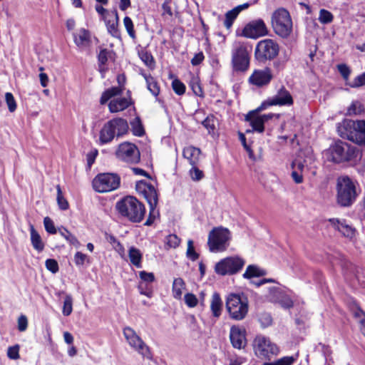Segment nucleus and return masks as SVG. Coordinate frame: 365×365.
Returning <instances> with one entry per match:
<instances>
[{
	"instance_id": "nucleus-1",
	"label": "nucleus",
	"mask_w": 365,
	"mask_h": 365,
	"mask_svg": "<svg viewBox=\"0 0 365 365\" xmlns=\"http://www.w3.org/2000/svg\"><path fill=\"white\" fill-rule=\"evenodd\" d=\"M115 208L121 217L133 223L141 222L146 214L145 205L131 195L125 196L118 200Z\"/></svg>"
},
{
	"instance_id": "nucleus-2",
	"label": "nucleus",
	"mask_w": 365,
	"mask_h": 365,
	"mask_svg": "<svg viewBox=\"0 0 365 365\" xmlns=\"http://www.w3.org/2000/svg\"><path fill=\"white\" fill-rule=\"evenodd\" d=\"M135 190L139 195L145 198L148 204L149 214L144 225L150 226L154 223L155 220L160 217L159 210L157 209L159 200V192L151 183L144 180L136 182Z\"/></svg>"
},
{
	"instance_id": "nucleus-3",
	"label": "nucleus",
	"mask_w": 365,
	"mask_h": 365,
	"mask_svg": "<svg viewBox=\"0 0 365 365\" xmlns=\"http://www.w3.org/2000/svg\"><path fill=\"white\" fill-rule=\"evenodd\" d=\"M336 192L337 204L340 207H349L356 202L361 193V189L357 182L345 175L338 178Z\"/></svg>"
},
{
	"instance_id": "nucleus-4",
	"label": "nucleus",
	"mask_w": 365,
	"mask_h": 365,
	"mask_svg": "<svg viewBox=\"0 0 365 365\" xmlns=\"http://www.w3.org/2000/svg\"><path fill=\"white\" fill-rule=\"evenodd\" d=\"M129 125L127 120L116 117L108 120L99 132V144L106 145L111 143L115 138H120L127 135Z\"/></svg>"
},
{
	"instance_id": "nucleus-5",
	"label": "nucleus",
	"mask_w": 365,
	"mask_h": 365,
	"mask_svg": "<svg viewBox=\"0 0 365 365\" xmlns=\"http://www.w3.org/2000/svg\"><path fill=\"white\" fill-rule=\"evenodd\" d=\"M339 135L359 145H365V120H344L338 126Z\"/></svg>"
},
{
	"instance_id": "nucleus-6",
	"label": "nucleus",
	"mask_w": 365,
	"mask_h": 365,
	"mask_svg": "<svg viewBox=\"0 0 365 365\" xmlns=\"http://www.w3.org/2000/svg\"><path fill=\"white\" fill-rule=\"evenodd\" d=\"M252 46L248 42H236L232 49V66L236 72H245L250 65V53Z\"/></svg>"
},
{
	"instance_id": "nucleus-7",
	"label": "nucleus",
	"mask_w": 365,
	"mask_h": 365,
	"mask_svg": "<svg viewBox=\"0 0 365 365\" xmlns=\"http://www.w3.org/2000/svg\"><path fill=\"white\" fill-rule=\"evenodd\" d=\"M271 25L274 32L282 38H288L292 32V20L289 12L279 8L275 10L271 16Z\"/></svg>"
},
{
	"instance_id": "nucleus-8",
	"label": "nucleus",
	"mask_w": 365,
	"mask_h": 365,
	"mask_svg": "<svg viewBox=\"0 0 365 365\" xmlns=\"http://www.w3.org/2000/svg\"><path fill=\"white\" fill-rule=\"evenodd\" d=\"M329 154V160L334 163H341L355 160L359 150L347 143L339 140L330 147Z\"/></svg>"
},
{
	"instance_id": "nucleus-9",
	"label": "nucleus",
	"mask_w": 365,
	"mask_h": 365,
	"mask_svg": "<svg viewBox=\"0 0 365 365\" xmlns=\"http://www.w3.org/2000/svg\"><path fill=\"white\" fill-rule=\"evenodd\" d=\"M225 305L230 318L234 320H242L247 314L248 299L244 294H230L227 297Z\"/></svg>"
},
{
	"instance_id": "nucleus-10",
	"label": "nucleus",
	"mask_w": 365,
	"mask_h": 365,
	"mask_svg": "<svg viewBox=\"0 0 365 365\" xmlns=\"http://www.w3.org/2000/svg\"><path fill=\"white\" fill-rule=\"evenodd\" d=\"M231 239L230 231L222 226L214 227L208 235L207 245L211 252H225Z\"/></svg>"
},
{
	"instance_id": "nucleus-11",
	"label": "nucleus",
	"mask_w": 365,
	"mask_h": 365,
	"mask_svg": "<svg viewBox=\"0 0 365 365\" xmlns=\"http://www.w3.org/2000/svg\"><path fill=\"white\" fill-rule=\"evenodd\" d=\"M279 53L277 42L271 38L259 41L255 49V58L259 63H264L274 59Z\"/></svg>"
},
{
	"instance_id": "nucleus-12",
	"label": "nucleus",
	"mask_w": 365,
	"mask_h": 365,
	"mask_svg": "<svg viewBox=\"0 0 365 365\" xmlns=\"http://www.w3.org/2000/svg\"><path fill=\"white\" fill-rule=\"evenodd\" d=\"M253 349L257 357L262 360L269 361L272 356H277L279 349L269 338L262 335L257 336L253 341Z\"/></svg>"
},
{
	"instance_id": "nucleus-13",
	"label": "nucleus",
	"mask_w": 365,
	"mask_h": 365,
	"mask_svg": "<svg viewBox=\"0 0 365 365\" xmlns=\"http://www.w3.org/2000/svg\"><path fill=\"white\" fill-rule=\"evenodd\" d=\"M120 185V178L115 173H99L92 181V186L94 190L101 193L117 190Z\"/></svg>"
},
{
	"instance_id": "nucleus-14",
	"label": "nucleus",
	"mask_w": 365,
	"mask_h": 365,
	"mask_svg": "<svg viewBox=\"0 0 365 365\" xmlns=\"http://www.w3.org/2000/svg\"><path fill=\"white\" fill-rule=\"evenodd\" d=\"M245 264V259L238 256L227 257L215 264V272L220 276L233 275L239 272Z\"/></svg>"
},
{
	"instance_id": "nucleus-15",
	"label": "nucleus",
	"mask_w": 365,
	"mask_h": 365,
	"mask_svg": "<svg viewBox=\"0 0 365 365\" xmlns=\"http://www.w3.org/2000/svg\"><path fill=\"white\" fill-rule=\"evenodd\" d=\"M123 335L130 347L143 358H146L149 360L153 359V354L150 348L136 334L133 329L130 327H125L123 329Z\"/></svg>"
},
{
	"instance_id": "nucleus-16",
	"label": "nucleus",
	"mask_w": 365,
	"mask_h": 365,
	"mask_svg": "<svg viewBox=\"0 0 365 365\" xmlns=\"http://www.w3.org/2000/svg\"><path fill=\"white\" fill-rule=\"evenodd\" d=\"M115 156L118 160L129 164H138L140 161V153L138 146L127 141L118 146Z\"/></svg>"
},
{
	"instance_id": "nucleus-17",
	"label": "nucleus",
	"mask_w": 365,
	"mask_h": 365,
	"mask_svg": "<svg viewBox=\"0 0 365 365\" xmlns=\"http://www.w3.org/2000/svg\"><path fill=\"white\" fill-rule=\"evenodd\" d=\"M269 33L268 29L264 21L261 19H257L250 21L242 29L240 36L249 38H258L267 36Z\"/></svg>"
},
{
	"instance_id": "nucleus-18",
	"label": "nucleus",
	"mask_w": 365,
	"mask_h": 365,
	"mask_svg": "<svg viewBox=\"0 0 365 365\" xmlns=\"http://www.w3.org/2000/svg\"><path fill=\"white\" fill-rule=\"evenodd\" d=\"M273 78L272 69L266 66L262 69H255L248 78V83L259 88L267 86Z\"/></svg>"
},
{
	"instance_id": "nucleus-19",
	"label": "nucleus",
	"mask_w": 365,
	"mask_h": 365,
	"mask_svg": "<svg viewBox=\"0 0 365 365\" xmlns=\"http://www.w3.org/2000/svg\"><path fill=\"white\" fill-rule=\"evenodd\" d=\"M267 108L273 106H291L294 104V99L290 92L282 86L272 98L262 102Z\"/></svg>"
},
{
	"instance_id": "nucleus-20",
	"label": "nucleus",
	"mask_w": 365,
	"mask_h": 365,
	"mask_svg": "<svg viewBox=\"0 0 365 365\" xmlns=\"http://www.w3.org/2000/svg\"><path fill=\"white\" fill-rule=\"evenodd\" d=\"M267 108L264 104L262 103L256 109L250 110L245 116V121L250 123L253 131L259 133L264 131V122L259 113Z\"/></svg>"
},
{
	"instance_id": "nucleus-21",
	"label": "nucleus",
	"mask_w": 365,
	"mask_h": 365,
	"mask_svg": "<svg viewBox=\"0 0 365 365\" xmlns=\"http://www.w3.org/2000/svg\"><path fill=\"white\" fill-rule=\"evenodd\" d=\"M230 340L235 349H244L247 345L246 330L233 325L230 331Z\"/></svg>"
},
{
	"instance_id": "nucleus-22",
	"label": "nucleus",
	"mask_w": 365,
	"mask_h": 365,
	"mask_svg": "<svg viewBox=\"0 0 365 365\" xmlns=\"http://www.w3.org/2000/svg\"><path fill=\"white\" fill-rule=\"evenodd\" d=\"M115 53L113 50L108 48H101L99 53L97 55L98 60V70L104 77V75L108 71L107 66L108 60L115 61Z\"/></svg>"
},
{
	"instance_id": "nucleus-23",
	"label": "nucleus",
	"mask_w": 365,
	"mask_h": 365,
	"mask_svg": "<svg viewBox=\"0 0 365 365\" xmlns=\"http://www.w3.org/2000/svg\"><path fill=\"white\" fill-rule=\"evenodd\" d=\"M328 221L338 230L343 236L348 238H353L355 236L356 229L346 223V220H340L337 218H329Z\"/></svg>"
},
{
	"instance_id": "nucleus-24",
	"label": "nucleus",
	"mask_w": 365,
	"mask_h": 365,
	"mask_svg": "<svg viewBox=\"0 0 365 365\" xmlns=\"http://www.w3.org/2000/svg\"><path fill=\"white\" fill-rule=\"evenodd\" d=\"M133 99H127L123 97L111 100L108 103V110L111 113H119L125 110L131 106H133Z\"/></svg>"
},
{
	"instance_id": "nucleus-25",
	"label": "nucleus",
	"mask_w": 365,
	"mask_h": 365,
	"mask_svg": "<svg viewBox=\"0 0 365 365\" xmlns=\"http://www.w3.org/2000/svg\"><path fill=\"white\" fill-rule=\"evenodd\" d=\"M73 41L81 48L90 47L92 43L91 32L83 28L79 29L73 34Z\"/></svg>"
},
{
	"instance_id": "nucleus-26",
	"label": "nucleus",
	"mask_w": 365,
	"mask_h": 365,
	"mask_svg": "<svg viewBox=\"0 0 365 365\" xmlns=\"http://www.w3.org/2000/svg\"><path fill=\"white\" fill-rule=\"evenodd\" d=\"M201 150L192 145L184 148L182 156L187 159L191 165H197L200 161Z\"/></svg>"
},
{
	"instance_id": "nucleus-27",
	"label": "nucleus",
	"mask_w": 365,
	"mask_h": 365,
	"mask_svg": "<svg viewBox=\"0 0 365 365\" xmlns=\"http://www.w3.org/2000/svg\"><path fill=\"white\" fill-rule=\"evenodd\" d=\"M327 259L332 267L339 266L341 269H348L351 264L344 255L338 252H336L332 255H329Z\"/></svg>"
},
{
	"instance_id": "nucleus-28",
	"label": "nucleus",
	"mask_w": 365,
	"mask_h": 365,
	"mask_svg": "<svg viewBox=\"0 0 365 365\" xmlns=\"http://www.w3.org/2000/svg\"><path fill=\"white\" fill-rule=\"evenodd\" d=\"M222 300L218 292H214L210 301V310L214 317L218 319L222 312Z\"/></svg>"
},
{
	"instance_id": "nucleus-29",
	"label": "nucleus",
	"mask_w": 365,
	"mask_h": 365,
	"mask_svg": "<svg viewBox=\"0 0 365 365\" xmlns=\"http://www.w3.org/2000/svg\"><path fill=\"white\" fill-rule=\"evenodd\" d=\"M143 78L145 80L146 86L148 90L155 96L157 97L160 94V85L156 80L155 78H154L150 74H147L145 73L142 72L140 73Z\"/></svg>"
},
{
	"instance_id": "nucleus-30",
	"label": "nucleus",
	"mask_w": 365,
	"mask_h": 365,
	"mask_svg": "<svg viewBox=\"0 0 365 365\" xmlns=\"http://www.w3.org/2000/svg\"><path fill=\"white\" fill-rule=\"evenodd\" d=\"M31 243L35 250L41 252L45 247L44 242L33 225H30Z\"/></svg>"
},
{
	"instance_id": "nucleus-31",
	"label": "nucleus",
	"mask_w": 365,
	"mask_h": 365,
	"mask_svg": "<svg viewBox=\"0 0 365 365\" xmlns=\"http://www.w3.org/2000/svg\"><path fill=\"white\" fill-rule=\"evenodd\" d=\"M138 54L140 60L147 66L150 70L155 68V61L151 52L145 47H141L138 51Z\"/></svg>"
},
{
	"instance_id": "nucleus-32",
	"label": "nucleus",
	"mask_w": 365,
	"mask_h": 365,
	"mask_svg": "<svg viewBox=\"0 0 365 365\" xmlns=\"http://www.w3.org/2000/svg\"><path fill=\"white\" fill-rule=\"evenodd\" d=\"M185 289V282L182 278H175L172 286L173 297L176 299H180L182 295V290Z\"/></svg>"
},
{
	"instance_id": "nucleus-33",
	"label": "nucleus",
	"mask_w": 365,
	"mask_h": 365,
	"mask_svg": "<svg viewBox=\"0 0 365 365\" xmlns=\"http://www.w3.org/2000/svg\"><path fill=\"white\" fill-rule=\"evenodd\" d=\"M128 257L131 264L136 268L142 267L143 255L140 250L135 247H131L128 251Z\"/></svg>"
},
{
	"instance_id": "nucleus-34",
	"label": "nucleus",
	"mask_w": 365,
	"mask_h": 365,
	"mask_svg": "<svg viewBox=\"0 0 365 365\" xmlns=\"http://www.w3.org/2000/svg\"><path fill=\"white\" fill-rule=\"evenodd\" d=\"M131 131L133 135L142 137L145 135V130L140 116L135 117L130 121Z\"/></svg>"
},
{
	"instance_id": "nucleus-35",
	"label": "nucleus",
	"mask_w": 365,
	"mask_h": 365,
	"mask_svg": "<svg viewBox=\"0 0 365 365\" xmlns=\"http://www.w3.org/2000/svg\"><path fill=\"white\" fill-rule=\"evenodd\" d=\"M163 16H168L170 18H172L173 14L178 16L180 14V11L178 7L175 5V1H164L162 5Z\"/></svg>"
},
{
	"instance_id": "nucleus-36",
	"label": "nucleus",
	"mask_w": 365,
	"mask_h": 365,
	"mask_svg": "<svg viewBox=\"0 0 365 365\" xmlns=\"http://www.w3.org/2000/svg\"><path fill=\"white\" fill-rule=\"evenodd\" d=\"M265 274V270L259 269L257 265L250 264L247 266L242 276L245 279H251L253 277H262L264 276Z\"/></svg>"
},
{
	"instance_id": "nucleus-37",
	"label": "nucleus",
	"mask_w": 365,
	"mask_h": 365,
	"mask_svg": "<svg viewBox=\"0 0 365 365\" xmlns=\"http://www.w3.org/2000/svg\"><path fill=\"white\" fill-rule=\"evenodd\" d=\"M119 21H111V22H108V24H106L107 31L108 34L112 36L113 38L120 39L121 38V32L119 29Z\"/></svg>"
},
{
	"instance_id": "nucleus-38",
	"label": "nucleus",
	"mask_w": 365,
	"mask_h": 365,
	"mask_svg": "<svg viewBox=\"0 0 365 365\" xmlns=\"http://www.w3.org/2000/svg\"><path fill=\"white\" fill-rule=\"evenodd\" d=\"M56 188L57 192L56 200L59 209L61 210H67L69 208V203L66 198L64 197L60 185H57Z\"/></svg>"
},
{
	"instance_id": "nucleus-39",
	"label": "nucleus",
	"mask_w": 365,
	"mask_h": 365,
	"mask_svg": "<svg viewBox=\"0 0 365 365\" xmlns=\"http://www.w3.org/2000/svg\"><path fill=\"white\" fill-rule=\"evenodd\" d=\"M353 315L359 324V329L363 335L365 336V312L359 307L353 312Z\"/></svg>"
},
{
	"instance_id": "nucleus-40",
	"label": "nucleus",
	"mask_w": 365,
	"mask_h": 365,
	"mask_svg": "<svg viewBox=\"0 0 365 365\" xmlns=\"http://www.w3.org/2000/svg\"><path fill=\"white\" fill-rule=\"evenodd\" d=\"M189 86L195 96L199 97H202L204 96V91L198 78L192 77L190 81Z\"/></svg>"
},
{
	"instance_id": "nucleus-41",
	"label": "nucleus",
	"mask_w": 365,
	"mask_h": 365,
	"mask_svg": "<svg viewBox=\"0 0 365 365\" xmlns=\"http://www.w3.org/2000/svg\"><path fill=\"white\" fill-rule=\"evenodd\" d=\"M124 26L132 39L136 38V33L134 29V25L132 19L129 16H125L123 19Z\"/></svg>"
},
{
	"instance_id": "nucleus-42",
	"label": "nucleus",
	"mask_w": 365,
	"mask_h": 365,
	"mask_svg": "<svg viewBox=\"0 0 365 365\" xmlns=\"http://www.w3.org/2000/svg\"><path fill=\"white\" fill-rule=\"evenodd\" d=\"M73 311V298L71 295L67 294L65 297L62 313L64 316H69Z\"/></svg>"
},
{
	"instance_id": "nucleus-43",
	"label": "nucleus",
	"mask_w": 365,
	"mask_h": 365,
	"mask_svg": "<svg viewBox=\"0 0 365 365\" xmlns=\"http://www.w3.org/2000/svg\"><path fill=\"white\" fill-rule=\"evenodd\" d=\"M334 16L328 10L322 9L319 11V21L323 24H328L333 21Z\"/></svg>"
},
{
	"instance_id": "nucleus-44",
	"label": "nucleus",
	"mask_w": 365,
	"mask_h": 365,
	"mask_svg": "<svg viewBox=\"0 0 365 365\" xmlns=\"http://www.w3.org/2000/svg\"><path fill=\"white\" fill-rule=\"evenodd\" d=\"M186 255L188 259L193 262L196 261L200 257V255L195 250L194 242L192 240L187 241Z\"/></svg>"
},
{
	"instance_id": "nucleus-45",
	"label": "nucleus",
	"mask_w": 365,
	"mask_h": 365,
	"mask_svg": "<svg viewBox=\"0 0 365 365\" xmlns=\"http://www.w3.org/2000/svg\"><path fill=\"white\" fill-rule=\"evenodd\" d=\"M172 88L178 96L183 95L186 91L185 85L178 78H175L172 81Z\"/></svg>"
},
{
	"instance_id": "nucleus-46",
	"label": "nucleus",
	"mask_w": 365,
	"mask_h": 365,
	"mask_svg": "<svg viewBox=\"0 0 365 365\" xmlns=\"http://www.w3.org/2000/svg\"><path fill=\"white\" fill-rule=\"evenodd\" d=\"M189 174L193 181H199L205 177L203 171L200 170L197 165H192Z\"/></svg>"
},
{
	"instance_id": "nucleus-47",
	"label": "nucleus",
	"mask_w": 365,
	"mask_h": 365,
	"mask_svg": "<svg viewBox=\"0 0 365 365\" xmlns=\"http://www.w3.org/2000/svg\"><path fill=\"white\" fill-rule=\"evenodd\" d=\"M5 101L9 110L11 113L14 112L16 110L17 104L13 94L10 92L6 93Z\"/></svg>"
},
{
	"instance_id": "nucleus-48",
	"label": "nucleus",
	"mask_w": 365,
	"mask_h": 365,
	"mask_svg": "<svg viewBox=\"0 0 365 365\" xmlns=\"http://www.w3.org/2000/svg\"><path fill=\"white\" fill-rule=\"evenodd\" d=\"M364 111L363 106L359 101L353 102L347 110V114L360 115Z\"/></svg>"
},
{
	"instance_id": "nucleus-49",
	"label": "nucleus",
	"mask_w": 365,
	"mask_h": 365,
	"mask_svg": "<svg viewBox=\"0 0 365 365\" xmlns=\"http://www.w3.org/2000/svg\"><path fill=\"white\" fill-rule=\"evenodd\" d=\"M20 346L15 344L9 346L7 350V356L10 359L16 360L20 358L19 355Z\"/></svg>"
},
{
	"instance_id": "nucleus-50",
	"label": "nucleus",
	"mask_w": 365,
	"mask_h": 365,
	"mask_svg": "<svg viewBox=\"0 0 365 365\" xmlns=\"http://www.w3.org/2000/svg\"><path fill=\"white\" fill-rule=\"evenodd\" d=\"M185 303L188 307H195L198 304V299L192 293H187L184 296Z\"/></svg>"
},
{
	"instance_id": "nucleus-51",
	"label": "nucleus",
	"mask_w": 365,
	"mask_h": 365,
	"mask_svg": "<svg viewBox=\"0 0 365 365\" xmlns=\"http://www.w3.org/2000/svg\"><path fill=\"white\" fill-rule=\"evenodd\" d=\"M29 325L28 318L24 314H21L17 320V329L20 332L25 331Z\"/></svg>"
},
{
	"instance_id": "nucleus-52",
	"label": "nucleus",
	"mask_w": 365,
	"mask_h": 365,
	"mask_svg": "<svg viewBox=\"0 0 365 365\" xmlns=\"http://www.w3.org/2000/svg\"><path fill=\"white\" fill-rule=\"evenodd\" d=\"M46 268L53 274H56L59 270L58 262L54 259H47L45 262Z\"/></svg>"
},
{
	"instance_id": "nucleus-53",
	"label": "nucleus",
	"mask_w": 365,
	"mask_h": 365,
	"mask_svg": "<svg viewBox=\"0 0 365 365\" xmlns=\"http://www.w3.org/2000/svg\"><path fill=\"white\" fill-rule=\"evenodd\" d=\"M43 225L46 231L51 235L56 233L57 230L54 225L53 220L49 217H46L43 219Z\"/></svg>"
},
{
	"instance_id": "nucleus-54",
	"label": "nucleus",
	"mask_w": 365,
	"mask_h": 365,
	"mask_svg": "<svg viewBox=\"0 0 365 365\" xmlns=\"http://www.w3.org/2000/svg\"><path fill=\"white\" fill-rule=\"evenodd\" d=\"M180 243V239L175 234L167 237L166 245L169 248H176Z\"/></svg>"
},
{
	"instance_id": "nucleus-55",
	"label": "nucleus",
	"mask_w": 365,
	"mask_h": 365,
	"mask_svg": "<svg viewBox=\"0 0 365 365\" xmlns=\"http://www.w3.org/2000/svg\"><path fill=\"white\" fill-rule=\"evenodd\" d=\"M102 19L104 21L105 24H108L110 21H119L117 10L113 9L110 11H108L106 14L104 15V16L102 18Z\"/></svg>"
},
{
	"instance_id": "nucleus-56",
	"label": "nucleus",
	"mask_w": 365,
	"mask_h": 365,
	"mask_svg": "<svg viewBox=\"0 0 365 365\" xmlns=\"http://www.w3.org/2000/svg\"><path fill=\"white\" fill-rule=\"evenodd\" d=\"M337 68L344 81H348L351 74L350 68L344 63L339 64Z\"/></svg>"
},
{
	"instance_id": "nucleus-57",
	"label": "nucleus",
	"mask_w": 365,
	"mask_h": 365,
	"mask_svg": "<svg viewBox=\"0 0 365 365\" xmlns=\"http://www.w3.org/2000/svg\"><path fill=\"white\" fill-rule=\"evenodd\" d=\"M98 151L96 148L91 150L86 155L87 168L91 169L93 164L95 163L96 158L98 156Z\"/></svg>"
},
{
	"instance_id": "nucleus-58",
	"label": "nucleus",
	"mask_w": 365,
	"mask_h": 365,
	"mask_svg": "<svg viewBox=\"0 0 365 365\" xmlns=\"http://www.w3.org/2000/svg\"><path fill=\"white\" fill-rule=\"evenodd\" d=\"M348 85L351 88H358L365 85V72L357 76L354 80L348 83Z\"/></svg>"
},
{
	"instance_id": "nucleus-59",
	"label": "nucleus",
	"mask_w": 365,
	"mask_h": 365,
	"mask_svg": "<svg viewBox=\"0 0 365 365\" xmlns=\"http://www.w3.org/2000/svg\"><path fill=\"white\" fill-rule=\"evenodd\" d=\"M214 115H208L202 122V125L208 130L209 133L213 132L215 129L214 123Z\"/></svg>"
},
{
	"instance_id": "nucleus-60",
	"label": "nucleus",
	"mask_w": 365,
	"mask_h": 365,
	"mask_svg": "<svg viewBox=\"0 0 365 365\" xmlns=\"http://www.w3.org/2000/svg\"><path fill=\"white\" fill-rule=\"evenodd\" d=\"M237 19V16L233 15L229 11L225 14V19L224 21V26L228 30L230 31L235 20Z\"/></svg>"
},
{
	"instance_id": "nucleus-61",
	"label": "nucleus",
	"mask_w": 365,
	"mask_h": 365,
	"mask_svg": "<svg viewBox=\"0 0 365 365\" xmlns=\"http://www.w3.org/2000/svg\"><path fill=\"white\" fill-rule=\"evenodd\" d=\"M138 288L140 294L145 295L150 298L152 297L153 290L148 287V285L145 283L140 282Z\"/></svg>"
},
{
	"instance_id": "nucleus-62",
	"label": "nucleus",
	"mask_w": 365,
	"mask_h": 365,
	"mask_svg": "<svg viewBox=\"0 0 365 365\" xmlns=\"http://www.w3.org/2000/svg\"><path fill=\"white\" fill-rule=\"evenodd\" d=\"M139 277L143 282H153L155 281V275L153 272H147L145 271H140Z\"/></svg>"
},
{
	"instance_id": "nucleus-63",
	"label": "nucleus",
	"mask_w": 365,
	"mask_h": 365,
	"mask_svg": "<svg viewBox=\"0 0 365 365\" xmlns=\"http://www.w3.org/2000/svg\"><path fill=\"white\" fill-rule=\"evenodd\" d=\"M61 235L64 237V238L68 241L71 244L76 245L79 244L78 239L72 235L68 230L64 229V232H61Z\"/></svg>"
},
{
	"instance_id": "nucleus-64",
	"label": "nucleus",
	"mask_w": 365,
	"mask_h": 365,
	"mask_svg": "<svg viewBox=\"0 0 365 365\" xmlns=\"http://www.w3.org/2000/svg\"><path fill=\"white\" fill-rule=\"evenodd\" d=\"M110 98L120 96L123 93V88L122 86H113L106 90Z\"/></svg>"
}]
</instances>
